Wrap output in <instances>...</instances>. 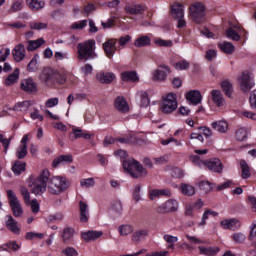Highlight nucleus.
I'll list each match as a JSON object with an SVG mask.
<instances>
[{"label":"nucleus","instance_id":"nucleus-1","mask_svg":"<svg viewBox=\"0 0 256 256\" xmlns=\"http://www.w3.org/2000/svg\"><path fill=\"white\" fill-rule=\"evenodd\" d=\"M51 173L49 170H43L37 178H30L28 187L34 195H43L47 191V181H49Z\"/></svg>","mask_w":256,"mask_h":256},{"label":"nucleus","instance_id":"nucleus-2","mask_svg":"<svg viewBox=\"0 0 256 256\" xmlns=\"http://www.w3.org/2000/svg\"><path fill=\"white\" fill-rule=\"evenodd\" d=\"M95 40H87L77 45V59L79 61H89L96 59Z\"/></svg>","mask_w":256,"mask_h":256},{"label":"nucleus","instance_id":"nucleus-3","mask_svg":"<svg viewBox=\"0 0 256 256\" xmlns=\"http://www.w3.org/2000/svg\"><path fill=\"white\" fill-rule=\"evenodd\" d=\"M47 189L51 195H61V193H65L69 189V182L65 177L54 176L50 179L48 178Z\"/></svg>","mask_w":256,"mask_h":256},{"label":"nucleus","instance_id":"nucleus-4","mask_svg":"<svg viewBox=\"0 0 256 256\" xmlns=\"http://www.w3.org/2000/svg\"><path fill=\"white\" fill-rule=\"evenodd\" d=\"M123 169L128 175L132 176L133 179H139L147 175V170L135 159L124 160Z\"/></svg>","mask_w":256,"mask_h":256},{"label":"nucleus","instance_id":"nucleus-5","mask_svg":"<svg viewBox=\"0 0 256 256\" xmlns=\"http://www.w3.org/2000/svg\"><path fill=\"white\" fill-rule=\"evenodd\" d=\"M253 73L250 71H244L238 78V85L243 93H249L253 87H255V81L253 80Z\"/></svg>","mask_w":256,"mask_h":256},{"label":"nucleus","instance_id":"nucleus-6","mask_svg":"<svg viewBox=\"0 0 256 256\" xmlns=\"http://www.w3.org/2000/svg\"><path fill=\"white\" fill-rule=\"evenodd\" d=\"M171 14L174 19L177 21L178 29H183L187 25L185 22V10L183 9V5L180 3H174L171 6Z\"/></svg>","mask_w":256,"mask_h":256},{"label":"nucleus","instance_id":"nucleus-7","mask_svg":"<svg viewBox=\"0 0 256 256\" xmlns=\"http://www.w3.org/2000/svg\"><path fill=\"white\" fill-rule=\"evenodd\" d=\"M160 109L162 113H173L177 109V95L175 93H169L164 97Z\"/></svg>","mask_w":256,"mask_h":256},{"label":"nucleus","instance_id":"nucleus-8","mask_svg":"<svg viewBox=\"0 0 256 256\" xmlns=\"http://www.w3.org/2000/svg\"><path fill=\"white\" fill-rule=\"evenodd\" d=\"M7 195L9 199V205L11 207L14 217H21V215H23V207H21V202H19L17 194H15L13 190H8Z\"/></svg>","mask_w":256,"mask_h":256},{"label":"nucleus","instance_id":"nucleus-9","mask_svg":"<svg viewBox=\"0 0 256 256\" xmlns=\"http://www.w3.org/2000/svg\"><path fill=\"white\" fill-rule=\"evenodd\" d=\"M190 15L195 23H201L205 19V6L201 2H195L190 5Z\"/></svg>","mask_w":256,"mask_h":256},{"label":"nucleus","instance_id":"nucleus-10","mask_svg":"<svg viewBox=\"0 0 256 256\" xmlns=\"http://www.w3.org/2000/svg\"><path fill=\"white\" fill-rule=\"evenodd\" d=\"M179 209V203L176 200L170 199L156 208L157 213H173Z\"/></svg>","mask_w":256,"mask_h":256},{"label":"nucleus","instance_id":"nucleus-11","mask_svg":"<svg viewBox=\"0 0 256 256\" xmlns=\"http://www.w3.org/2000/svg\"><path fill=\"white\" fill-rule=\"evenodd\" d=\"M57 77H59V73L53 71V69L47 67L42 70L40 73L39 79L42 83H55L57 81Z\"/></svg>","mask_w":256,"mask_h":256},{"label":"nucleus","instance_id":"nucleus-12","mask_svg":"<svg viewBox=\"0 0 256 256\" xmlns=\"http://www.w3.org/2000/svg\"><path fill=\"white\" fill-rule=\"evenodd\" d=\"M169 73H171L169 66L165 64L159 65L158 68L153 72V79L154 81H165Z\"/></svg>","mask_w":256,"mask_h":256},{"label":"nucleus","instance_id":"nucleus-13","mask_svg":"<svg viewBox=\"0 0 256 256\" xmlns=\"http://www.w3.org/2000/svg\"><path fill=\"white\" fill-rule=\"evenodd\" d=\"M26 55L27 50H25V45L23 43L17 44L12 50V56L16 63H21V61H24Z\"/></svg>","mask_w":256,"mask_h":256},{"label":"nucleus","instance_id":"nucleus-14","mask_svg":"<svg viewBox=\"0 0 256 256\" xmlns=\"http://www.w3.org/2000/svg\"><path fill=\"white\" fill-rule=\"evenodd\" d=\"M103 49L106 56L109 59H113V55H115V51H117V39L112 38L103 43Z\"/></svg>","mask_w":256,"mask_h":256},{"label":"nucleus","instance_id":"nucleus-15","mask_svg":"<svg viewBox=\"0 0 256 256\" xmlns=\"http://www.w3.org/2000/svg\"><path fill=\"white\" fill-rule=\"evenodd\" d=\"M204 165L205 167H207V169H209V171H212L213 173L223 172V163H221V160H219V158L208 160L204 163Z\"/></svg>","mask_w":256,"mask_h":256},{"label":"nucleus","instance_id":"nucleus-16","mask_svg":"<svg viewBox=\"0 0 256 256\" xmlns=\"http://www.w3.org/2000/svg\"><path fill=\"white\" fill-rule=\"evenodd\" d=\"M221 227L229 229L230 231H237L241 228V222L238 219H226L220 222Z\"/></svg>","mask_w":256,"mask_h":256},{"label":"nucleus","instance_id":"nucleus-17","mask_svg":"<svg viewBox=\"0 0 256 256\" xmlns=\"http://www.w3.org/2000/svg\"><path fill=\"white\" fill-rule=\"evenodd\" d=\"M114 107L119 113H129V103L123 97L119 96L114 101Z\"/></svg>","mask_w":256,"mask_h":256},{"label":"nucleus","instance_id":"nucleus-18","mask_svg":"<svg viewBox=\"0 0 256 256\" xmlns=\"http://www.w3.org/2000/svg\"><path fill=\"white\" fill-rule=\"evenodd\" d=\"M21 89L26 93H37V83L31 78L22 80Z\"/></svg>","mask_w":256,"mask_h":256},{"label":"nucleus","instance_id":"nucleus-19","mask_svg":"<svg viewBox=\"0 0 256 256\" xmlns=\"http://www.w3.org/2000/svg\"><path fill=\"white\" fill-rule=\"evenodd\" d=\"M81 237L84 241H97V239L103 237V231L90 230L88 232H82Z\"/></svg>","mask_w":256,"mask_h":256},{"label":"nucleus","instance_id":"nucleus-20","mask_svg":"<svg viewBox=\"0 0 256 256\" xmlns=\"http://www.w3.org/2000/svg\"><path fill=\"white\" fill-rule=\"evenodd\" d=\"M69 163H73V155H71V154L60 155L53 160L52 167L56 168L59 165H67Z\"/></svg>","mask_w":256,"mask_h":256},{"label":"nucleus","instance_id":"nucleus-21","mask_svg":"<svg viewBox=\"0 0 256 256\" xmlns=\"http://www.w3.org/2000/svg\"><path fill=\"white\" fill-rule=\"evenodd\" d=\"M187 101L192 105H199L202 101L201 92L199 90H192L186 95Z\"/></svg>","mask_w":256,"mask_h":256},{"label":"nucleus","instance_id":"nucleus-22","mask_svg":"<svg viewBox=\"0 0 256 256\" xmlns=\"http://www.w3.org/2000/svg\"><path fill=\"white\" fill-rule=\"evenodd\" d=\"M96 79L97 81H99V83H112L115 79V74L111 73V72H99L96 75Z\"/></svg>","mask_w":256,"mask_h":256},{"label":"nucleus","instance_id":"nucleus-23","mask_svg":"<svg viewBox=\"0 0 256 256\" xmlns=\"http://www.w3.org/2000/svg\"><path fill=\"white\" fill-rule=\"evenodd\" d=\"M121 79L125 82L138 83L139 75L135 71H125L121 73Z\"/></svg>","mask_w":256,"mask_h":256},{"label":"nucleus","instance_id":"nucleus-24","mask_svg":"<svg viewBox=\"0 0 256 256\" xmlns=\"http://www.w3.org/2000/svg\"><path fill=\"white\" fill-rule=\"evenodd\" d=\"M6 227L11 231L12 233L19 234V231H21V228H19V224L13 219V216L7 215L6 216Z\"/></svg>","mask_w":256,"mask_h":256},{"label":"nucleus","instance_id":"nucleus-25","mask_svg":"<svg viewBox=\"0 0 256 256\" xmlns=\"http://www.w3.org/2000/svg\"><path fill=\"white\" fill-rule=\"evenodd\" d=\"M79 209L81 223H87V221H89V206L87 205V203L80 201Z\"/></svg>","mask_w":256,"mask_h":256},{"label":"nucleus","instance_id":"nucleus-26","mask_svg":"<svg viewBox=\"0 0 256 256\" xmlns=\"http://www.w3.org/2000/svg\"><path fill=\"white\" fill-rule=\"evenodd\" d=\"M149 197L152 201L157 197H171V191L169 189H154L150 191Z\"/></svg>","mask_w":256,"mask_h":256},{"label":"nucleus","instance_id":"nucleus-27","mask_svg":"<svg viewBox=\"0 0 256 256\" xmlns=\"http://www.w3.org/2000/svg\"><path fill=\"white\" fill-rule=\"evenodd\" d=\"M199 254L204 256H215L219 253V247L199 246Z\"/></svg>","mask_w":256,"mask_h":256},{"label":"nucleus","instance_id":"nucleus-28","mask_svg":"<svg viewBox=\"0 0 256 256\" xmlns=\"http://www.w3.org/2000/svg\"><path fill=\"white\" fill-rule=\"evenodd\" d=\"M149 45H151V37L146 35H142L134 41V46L138 48L149 47Z\"/></svg>","mask_w":256,"mask_h":256},{"label":"nucleus","instance_id":"nucleus-29","mask_svg":"<svg viewBox=\"0 0 256 256\" xmlns=\"http://www.w3.org/2000/svg\"><path fill=\"white\" fill-rule=\"evenodd\" d=\"M212 128L215 129V131H218V133H227L229 124L223 120H219L212 123Z\"/></svg>","mask_w":256,"mask_h":256},{"label":"nucleus","instance_id":"nucleus-30","mask_svg":"<svg viewBox=\"0 0 256 256\" xmlns=\"http://www.w3.org/2000/svg\"><path fill=\"white\" fill-rule=\"evenodd\" d=\"M26 3L32 11H41L45 7V1L42 0H28Z\"/></svg>","mask_w":256,"mask_h":256},{"label":"nucleus","instance_id":"nucleus-31","mask_svg":"<svg viewBox=\"0 0 256 256\" xmlns=\"http://www.w3.org/2000/svg\"><path fill=\"white\" fill-rule=\"evenodd\" d=\"M75 235V229L71 227L64 228L62 232L63 243H71Z\"/></svg>","mask_w":256,"mask_h":256},{"label":"nucleus","instance_id":"nucleus-32","mask_svg":"<svg viewBox=\"0 0 256 256\" xmlns=\"http://www.w3.org/2000/svg\"><path fill=\"white\" fill-rule=\"evenodd\" d=\"M241 177L243 179H249L251 177V168L245 160L240 161Z\"/></svg>","mask_w":256,"mask_h":256},{"label":"nucleus","instance_id":"nucleus-33","mask_svg":"<svg viewBox=\"0 0 256 256\" xmlns=\"http://www.w3.org/2000/svg\"><path fill=\"white\" fill-rule=\"evenodd\" d=\"M27 43V51H35L36 49H39L43 43H45V40L43 38H39L37 40H28Z\"/></svg>","mask_w":256,"mask_h":256},{"label":"nucleus","instance_id":"nucleus-34","mask_svg":"<svg viewBox=\"0 0 256 256\" xmlns=\"http://www.w3.org/2000/svg\"><path fill=\"white\" fill-rule=\"evenodd\" d=\"M212 99L217 107H223L225 104V99H223V94H221V91H212Z\"/></svg>","mask_w":256,"mask_h":256},{"label":"nucleus","instance_id":"nucleus-35","mask_svg":"<svg viewBox=\"0 0 256 256\" xmlns=\"http://www.w3.org/2000/svg\"><path fill=\"white\" fill-rule=\"evenodd\" d=\"M17 81H19V68H16L15 71L6 78L5 85L11 87V85H15Z\"/></svg>","mask_w":256,"mask_h":256},{"label":"nucleus","instance_id":"nucleus-36","mask_svg":"<svg viewBox=\"0 0 256 256\" xmlns=\"http://www.w3.org/2000/svg\"><path fill=\"white\" fill-rule=\"evenodd\" d=\"M126 11L130 13V15H141L143 11H145V7L143 5H130L126 6Z\"/></svg>","mask_w":256,"mask_h":256},{"label":"nucleus","instance_id":"nucleus-37","mask_svg":"<svg viewBox=\"0 0 256 256\" xmlns=\"http://www.w3.org/2000/svg\"><path fill=\"white\" fill-rule=\"evenodd\" d=\"M25 167H27V164L25 162L16 161L12 166V171L14 175H21L22 173H24Z\"/></svg>","mask_w":256,"mask_h":256},{"label":"nucleus","instance_id":"nucleus-38","mask_svg":"<svg viewBox=\"0 0 256 256\" xmlns=\"http://www.w3.org/2000/svg\"><path fill=\"white\" fill-rule=\"evenodd\" d=\"M180 190L181 193L187 197H193V195H195V187L190 184H181Z\"/></svg>","mask_w":256,"mask_h":256},{"label":"nucleus","instance_id":"nucleus-39","mask_svg":"<svg viewBox=\"0 0 256 256\" xmlns=\"http://www.w3.org/2000/svg\"><path fill=\"white\" fill-rule=\"evenodd\" d=\"M31 101L19 102L14 106V111H20L21 113H27L31 107Z\"/></svg>","mask_w":256,"mask_h":256},{"label":"nucleus","instance_id":"nucleus-40","mask_svg":"<svg viewBox=\"0 0 256 256\" xmlns=\"http://www.w3.org/2000/svg\"><path fill=\"white\" fill-rule=\"evenodd\" d=\"M118 231L122 237H127L133 233V226L129 224H123L118 227Z\"/></svg>","mask_w":256,"mask_h":256},{"label":"nucleus","instance_id":"nucleus-41","mask_svg":"<svg viewBox=\"0 0 256 256\" xmlns=\"http://www.w3.org/2000/svg\"><path fill=\"white\" fill-rule=\"evenodd\" d=\"M219 48L221 51H223V53H226L227 55H231V53L235 51V46H233L231 42H223L219 44Z\"/></svg>","mask_w":256,"mask_h":256},{"label":"nucleus","instance_id":"nucleus-42","mask_svg":"<svg viewBox=\"0 0 256 256\" xmlns=\"http://www.w3.org/2000/svg\"><path fill=\"white\" fill-rule=\"evenodd\" d=\"M27 145L20 144L16 149V157L17 159H25L27 157Z\"/></svg>","mask_w":256,"mask_h":256},{"label":"nucleus","instance_id":"nucleus-43","mask_svg":"<svg viewBox=\"0 0 256 256\" xmlns=\"http://www.w3.org/2000/svg\"><path fill=\"white\" fill-rule=\"evenodd\" d=\"M147 235H149L148 230H138L133 234L132 241H134V243H139V241H141L143 237H147Z\"/></svg>","mask_w":256,"mask_h":256},{"label":"nucleus","instance_id":"nucleus-44","mask_svg":"<svg viewBox=\"0 0 256 256\" xmlns=\"http://www.w3.org/2000/svg\"><path fill=\"white\" fill-rule=\"evenodd\" d=\"M191 67V64L187 60H180L174 64V68L177 71H187Z\"/></svg>","mask_w":256,"mask_h":256},{"label":"nucleus","instance_id":"nucleus-45","mask_svg":"<svg viewBox=\"0 0 256 256\" xmlns=\"http://www.w3.org/2000/svg\"><path fill=\"white\" fill-rule=\"evenodd\" d=\"M20 247L17 242H9L4 246H0V251H19Z\"/></svg>","mask_w":256,"mask_h":256},{"label":"nucleus","instance_id":"nucleus-46","mask_svg":"<svg viewBox=\"0 0 256 256\" xmlns=\"http://www.w3.org/2000/svg\"><path fill=\"white\" fill-rule=\"evenodd\" d=\"M80 185L84 189H91V187H95V179L84 178V179L80 180Z\"/></svg>","mask_w":256,"mask_h":256},{"label":"nucleus","instance_id":"nucleus-47","mask_svg":"<svg viewBox=\"0 0 256 256\" xmlns=\"http://www.w3.org/2000/svg\"><path fill=\"white\" fill-rule=\"evenodd\" d=\"M198 187H199V189H201L205 193H209V191H213V184L209 181L199 182Z\"/></svg>","mask_w":256,"mask_h":256},{"label":"nucleus","instance_id":"nucleus-48","mask_svg":"<svg viewBox=\"0 0 256 256\" xmlns=\"http://www.w3.org/2000/svg\"><path fill=\"white\" fill-rule=\"evenodd\" d=\"M154 43L157 45V47H173V41L171 40L156 38L154 39Z\"/></svg>","mask_w":256,"mask_h":256},{"label":"nucleus","instance_id":"nucleus-49","mask_svg":"<svg viewBox=\"0 0 256 256\" xmlns=\"http://www.w3.org/2000/svg\"><path fill=\"white\" fill-rule=\"evenodd\" d=\"M222 89L225 95H227V97H231V94L233 93V85H231L230 82L228 81L222 82Z\"/></svg>","mask_w":256,"mask_h":256},{"label":"nucleus","instance_id":"nucleus-50","mask_svg":"<svg viewBox=\"0 0 256 256\" xmlns=\"http://www.w3.org/2000/svg\"><path fill=\"white\" fill-rule=\"evenodd\" d=\"M30 29H35L36 31H41L43 29H47L48 25L47 23L43 22H32L29 25Z\"/></svg>","mask_w":256,"mask_h":256},{"label":"nucleus","instance_id":"nucleus-51","mask_svg":"<svg viewBox=\"0 0 256 256\" xmlns=\"http://www.w3.org/2000/svg\"><path fill=\"white\" fill-rule=\"evenodd\" d=\"M88 23L89 21L87 20H81V21L75 22L71 25V29H76L78 31H81V29H85V27H87Z\"/></svg>","mask_w":256,"mask_h":256},{"label":"nucleus","instance_id":"nucleus-52","mask_svg":"<svg viewBox=\"0 0 256 256\" xmlns=\"http://www.w3.org/2000/svg\"><path fill=\"white\" fill-rule=\"evenodd\" d=\"M226 36H227L229 39H232V41H239V39H241V36H239V34L236 33V31L233 30V28H229V29L226 31Z\"/></svg>","mask_w":256,"mask_h":256},{"label":"nucleus","instance_id":"nucleus-53","mask_svg":"<svg viewBox=\"0 0 256 256\" xmlns=\"http://www.w3.org/2000/svg\"><path fill=\"white\" fill-rule=\"evenodd\" d=\"M236 139L238 141H245L247 139V129L245 128H240L236 132Z\"/></svg>","mask_w":256,"mask_h":256},{"label":"nucleus","instance_id":"nucleus-54","mask_svg":"<svg viewBox=\"0 0 256 256\" xmlns=\"http://www.w3.org/2000/svg\"><path fill=\"white\" fill-rule=\"evenodd\" d=\"M28 205H30L31 207V211L34 215H37V213H39L40 211V206H39V202L37 201V199H33L32 201H30L28 203Z\"/></svg>","mask_w":256,"mask_h":256},{"label":"nucleus","instance_id":"nucleus-55","mask_svg":"<svg viewBox=\"0 0 256 256\" xmlns=\"http://www.w3.org/2000/svg\"><path fill=\"white\" fill-rule=\"evenodd\" d=\"M21 195H22L26 205H29V203L31 202V194L29 193V190L25 187H22Z\"/></svg>","mask_w":256,"mask_h":256},{"label":"nucleus","instance_id":"nucleus-56","mask_svg":"<svg viewBox=\"0 0 256 256\" xmlns=\"http://www.w3.org/2000/svg\"><path fill=\"white\" fill-rule=\"evenodd\" d=\"M27 71L30 73H35V71H37V57L32 58V60L28 63Z\"/></svg>","mask_w":256,"mask_h":256},{"label":"nucleus","instance_id":"nucleus-57","mask_svg":"<svg viewBox=\"0 0 256 256\" xmlns=\"http://www.w3.org/2000/svg\"><path fill=\"white\" fill-rule=\"evenodd\" d=\"M185 237L189 241V243H191V245H201V243H204L203 240L197 238L196 236L186 234Z\"/></svg>","mask_w":256,"mask_h":256},{"label":"nucleus","instance_id":"nucleus-58","mask_svg":"<svg viewBox=\"0 0 256 256\" xmlns=\"http://www.w3.org/2000/svg\"><path fill=\"white\" fill-rule=\"evenodd\" d=\"M169 143H174V145L176 147H181V141H178L177 139H175L174 137H171L167 140H161V145H169Z\"/></svg>","mask_w":256,"mask_h":256},{"label":"nucleus","instance_id":"nucleus-59","mask_svg":"<svg viewBox=\"0 0 256 256\" xmlns=\"http://www.w3.org/2000/svg\"><path fill=\"white\" fill-rule=\"evenodd\" d=\"M232 239L233 241H235V243H243L246 237H245V234L243 233H234L232 235Z\"/></svg>","mask_w":256,"mask_h":256},{"label":"nucleus","instance_id":"nucleus-60","mask_svg":"<svg viewBox=\"0 0 256 256\" xmlns=\"http://www.w3.org/2000/svg\"><path fill=\"white\" fill-rule=\"evenodd\" d=\"M190 160L194 165H197L198 167H201V165H205V161H202L201 158L197 155L190 156Z\"/></svg>","mask_w":256,"mask_h":256},{"label":"nucleus","instance_id":"nucleus-61","mask_svg":"<svg viewBox=\"0 0 256 256\" xmlns=\"http://www.w3.org/2000/svg\"><path fill=\"white\" fill-rule=\"evenodd\" d=\"M131 41V36L126 35L119 38L118 43L120 47H125L126 44H128Z\"/></svg>","mask_w":256,"mask_h":256},{"label":"nucleus","instance_id":"nucleus-62","mask_svg":"<svg viewBox=\"0 0 256 256\" xmlns=\"http://www.w3.org/2000/svg\"><path fill=\"white\" fill-rule=\"evenodd\" d=\"M64 254L66 256H77L78 255L77 250H75V248H73V247H67L64 250Z\"/></svg>","mask_w":256,"mask_h":256},{"label":"nucleus","instance_id":"nucleus-63","mask_svg":"<svg viewBox=\"0 0 256 256\" xmlns=\"http://www.w3.org/2000/svg\"><path fill=\"white\" fill-rule=\"evenodd\" d=\"M249 101L252 109H256V90L250 94Z\"/></svg>","mask_w":256,"mask_h":256},{"label":"nucleus","instance_id":"nucleus-64","mask_svg":"<svg viewBox=\"0 0 256 256\" xmlns=\"http://www.w3.org/2000/svg\"><path fill=\"white\" fill-rule=\"evenodd\" d=\"M169 255V251H154L147 253L145 256H167Z\"/></svg>","mask_w":256,"mask_h":256}]
</instances>
